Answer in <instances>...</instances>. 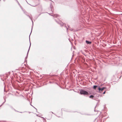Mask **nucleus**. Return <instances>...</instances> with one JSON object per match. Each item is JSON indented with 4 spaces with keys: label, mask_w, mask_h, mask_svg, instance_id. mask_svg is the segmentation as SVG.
Wrapping results in <instances>:
<instances>
[{
    "label": "nucleus",
    "mask_w": 122,
    "mask_h": 122,
    "mask_svg": "<svg viewBox=\"0 0 122 122\" xmlns=\"http://www.w3.org/2000/svg\"><path fill=\"white\" fill-rule=\"evenodd\" d=\"M41 118H42V119H44V118L42 117H41Z\"/></svg>",
    "instance_id": "0eeeda50"
},
{
    "label": "nucleus",
    "mask_w": 122,
    "mask_h": 122,
    "mask_svg": "<svg viewBox=\"0 0 122 122\" xmlns=\"http://www.w3.org/2000/svg\"><path fill=\"white\" fill-rule=\"evenodd\" d=\"M97 87V86H93V88L94 89H95Z\"/></svg>",
    "instance_id": "20e7f679"
},
{
    "label": "nucleus",
    "mask_w": 122,
    "mask_h": 122,
    "mask_svg": "<svg viewBox=\"0 0 122 122\" xmlns=\"http://www.w3.org/2000/svg\"><path fill=\"white\" fill-rule=\"evenodd\" d=\"M105 88H106L105 87H103L102 88H101L99 87L98 88V90H99V92L100 93H101L102 92L103 90Z\"/></svg>",
    "instance_id": "f03ea898"
},
{
    "label": "nucleus",
    "mask_w": 122,
    "mask_h": 122,
    "mask_svg": "<svg viewBox=\"0 0 122 122\" xmlns=\"http://www.w3.org/2000/svg\"><path fill=\"white\" fill-rule=\"evenodd\" d=\"M90 98H93L94 97V96L92 95H91L89 97Z\"/></svg>",
    "instance_id": "39448f33"
},
{
    "label": "nucleus",
    "mask_w": 122,
    "mask_h": 122,
    "mask_svg": "<svg viewBox=\"0 0 122 122\" xmlns=\"http://www.w3.org/2000/svg\"><path fill=\"white\" fill-rule=\"evenodd\" d=\"M105 93V91L104 92H103V94H104Z\"/></svg>",
    "instance_id": "423d86ee"
},
{
    "label": "nucleus",
    "mask_w": 122,
    "mask_h": 122,
    "mask_svg": "<svg viewBox=\"0 0 122 122\" xmlns=\"http://www.w3.org/2000/svg\"><path fill=\"white\" fill-rule=\"evenodd\" d=\"M80 93L81 94L88 95V93L87 92L83 90H81L80 91Z\"/></svg>",
    "instance_id": "f257e3e1"
},
{
    "label": "nucleus",
    "mask_w": 122,
    "mask_h": 122,
    "mask_svg": "<svg viewBox=\"0 0 122 122\" xmlns=\"http://www.w3.org/2000/svg\"><path fill=\"white\" fill-rule=\"evenodd\" d=\"M86 43L88 44H91V42L90 41H86Z\"/></svg>",
    "instance_id": "7ed1b4c3"
}]
</instances>
